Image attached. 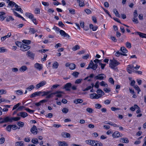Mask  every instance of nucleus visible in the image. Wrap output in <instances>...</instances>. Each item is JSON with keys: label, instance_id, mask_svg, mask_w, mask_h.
Masks as SVG:
<instances>
[{"label": "nucleus", "instance_id": "nucleus-16", "mask_svg": "<svg viewBox=\"0 0 146 146\" xmlns=\"http://www.w3.org/2000/svg\"><path fill=\"white\" fill-rule=\"evenodd\" d=\"M135 34L139 35L140 37L142 38H146V34L139 32H135Z\"/></svg>", "mask_w": 146, "mask_h": 146}, {"label": "nucleus", "instance_id": "nucleus-15", "mask_svg": "<svg viewBox=\"0 0 146 146\" xmlns=\"http://www.w3.org/2000/svg\"><path fill=\"white\" fill-rule=\"evenodd\" d=\"M51 92V91H40V92L41 93L40 94V96H46L50 94Z\"/></svg>", "mask_w": 146, "mask_h": 146}, {"label": "nucleus", "instance_id": "nucleus-57", "mask_svg": "<svg viewBox=\"0 0 146 146\" xmlns=\"http://www.w3.org/2000/svg\"><path fill=\"white\" fill-rule=\"evenodd\" d=\"M62 111L63 113H66L68 111V109L67 108H64L62 110Z\"/></svg>", "mask_w": 146, "mask_h": 146}, {"label": "nucleus", "instance_id": "nucleus-33", "mask_svg": "<svg viewBox=\"0 0 146 146\" xmlns=\"http://www.w3.org/2000/svg\"><path fill=\"white\" fill-rule=\"evenodd\" d=\"M80 48V46L78 45H76L72 48V50L74 51H75Z\"/></svg>", "mask_w": 146, "mask_h": 146}, {"label": "nucleus", "instance_id": "nucleus-44", "mask_svg": "<svg viewBox=\"0 0 146 146\" xmlns=\"http://www.w3.org/2000/svg\"><path fill=\"white\" fill-rule=\"evenodd\" d=\"M32 142L34 144H37L38 143V139L36 138H34L32 140Z\"/></svg>", "mask_w": 146, "mask_h": 146}, {"label": "nucleus", "instance_id": "nucleus-49", "mask_svg": "<svg viewBox=\"0 0 146 146\" xmlns=\"http://www.w3.org/2000/svg\"><path fill=\"white\" fill-rule=\"evenodd\" d=\"M75 67V65L73 63L70 64L69 68L71 70L74 69Z\"/></svg>", "mask_w": 146, "mask_h": 146}, {"label": "nucleus", "instance_id": "nucleus-37", "mask_svg": "<svg viewBox=\"0 0 146 146\" xmlns=\"http://www.w3.org/2000/svg\"><path fill=\"white\" fill-rule=\"evenodd\" d=\"M22 42L27 44H30L31 43V41L30 40H23L22 41Z\"/></svg>", "mask_w": 146, "mask_h": 146}, {"label": "nucleus", "instance_id": "nucleus-43", "mask_svg": "<svg viewBox=\"0 0 146 146\" xmlns=\"http://www.w3.org/2000/svg\"><path fill=\"white\" fill-rule=\"evenodd\" d=\"M79 73L78 72H73L72 74L73 76L75 78H77Z\"/></svg>", "mask_w": 146, "mask_h": 146}, {"label": "nucleus", "instance_id": "nucleus-50", "mask_svg": "<svg viewBox=\"0 0 146 146\" xmlns=\"http://www.w3.org/2000/svg\"><path fill=\"white\" fill-rule=\"evenodd\" d=\"M25 110L29 113H33L34 111V110H31L28 108H26Z\"/></svg>", "mask_w": 146, "mask_h": 146}, {"label": "nucleus", "instance_id": "nucleus-10", "mask_svg": "<svg viewBox=\"0 0 146 146\" xmlns=\"http://www.w3.org/2000/svg\"><path fill=\"white\" fill-rule=\"evenodd\" d=\"M72 84L70 83H68L64 85V88L67 91H70V88L71 87Z\"/></svg>", "mask_w": 146, "mask_h": 146}, {"label": "nucleus", "instance_id": "nucleus-23", "mask_svg": "<svg viewBox=\"0 0 146 146\" xmlns=\"http://www.w3.org/2000/svg\"><path fill=\"white\" fill-rule=\"evenodd\" d=\"M120 141L123 143H127L129 141L127 138H126L122 137L120 139Z\"/></svg>", "mask_w": 146, "mask_h": 146}, {"label": "nucleus", "instance_id": "nucleus-11", "mask_svg": "<svg viewBox=\"0 0 146 146\" xmlns=\"http://www.w3.org/2000/svg\"><path fill=\"white\" fill-rule=\"evenodd\" d=\"M46 83V81L44 80L42 81L37 84L36 86L37 89H38L40 87H42L45 85Z\"/></svg>", "mask_w": 146, "mask_h": 146}, {"label": "nucleus", "instance_id": "nucleus-30", "mask_svg": "<svg viewBox=\"0 0 146 146\" xmlns=\"http://www.w3.org/2000/svg\"><path fill=\"white\" fill-rule=\"evenodd\" d=\"M115 55L117 56H119L120 55H122L123 56H126L127 55L126 54H123L121 52H119V51L115 53Z\"/></svg>", "mask_w": 146, "mask_h": 146}, {"label": "nucleus", "instance_id": "nucleus-58", "mask_svg": "<svg viewBox=\"0 0 146 146\" xmlns=\"http://www.w3.org/2000/svg\"><path fill=\"white\" fill-rule=\"evenodd\" d=\"M138 16L137 11L135 10L133 13V17L135 18H137Z\"/></svg>", "mask_w": 146, "mask_h": 146}, {"label": "nucleus", "instance_id": "nucleus-64", "mask_svg": "<svg viewBox=\"0 0 146 146\" xmlns=\"http://www.w3.org/2000/svg\"><path fill=\"white\" fill-rule=\"evenodd\" d=\"M84 11L88 14H90L92 13L91 11L89 9H86L84 10Z\"/></svg>", "mask_w": 146, "mask_h": 146}, {"label": "nucleus", "instance_id": "nucleus-7", "mask_svg": "<svg viewBox=\"0 0 146 146\" xmlns=\"http://www.w3.org/2000/svg\"><path fill=\"white\" fill-rule=\"evenodd\" d=\"M35 54L30 50L28 51L26 53V55L29 58L33 60L34 59Z\"/></svg>", "mask_w": 146, "mask_h": 146}, {"label": "nucleus", "instance_id": "nucleus-40", "mask_svg": "<svg viewBox=\"0 0 146 146\" xmlns=\"http://www.w3.org/2000/svg\"><path fill=\"white\" fill-rule=\"evenodd\" d=\"M16 45L19 47H20V48L22 46V45H23V43L19 41H16L15 42Z\"/></svg>", "mask_w": 146, "mask_h": 146}, {"label": "nucleus", "instance_id": "nucleus-6", "mask_svg": "<svg viewBox=\"0 0 146 146\" xmlns=\"http://www.w3.org/2000/svg\"><path fill=\"white\" fill-rule=\"evenodd\" d=\"M106 77V75L104 74H98L94 77V79L95 80H103Z\"/></svg>", "mask_w": 146, "mask_h": 146}, {"label": "nucleus", "instance_id": "nucleus-28", "mask_svg": "<svg viewBox=\"0 0 146 146\" xmlns=\"http://www.w3.org/2000/svg\"><path fill=\"white\" fill-rule=\"evenodd\" d=\"M58 144L60 146H67V144L65 141H59Z\"/></svg>", "mask_w": 146, "mask_h": 146}, {"label": "nucleus", "instance_id": "nucleus-24", "mask_svg": "<svg viewBox=\"0 0 146 146\" xmlns=\"http://www.w3.org/2000/svg\"><path fill=\"white\" fill-rule=\"evenodd\" d=\"M62 136L65 138L67 137V138H70V134L68 133H67L66 132H63L61 133Z\"/></svg>", "mask_w": 146, "mask_h": 146}, {"label": "nucleus", "instance_id": "nucleus-29", "mask_svg": "<svg viewBox=\"0 0 146 146\" xmlns=\"http://www.w3.org/2000/svg\"><path fill=\"white\" fill-rule=\"evenodd\" d=\"M25 15L29 18L31 19H33L34 17L33 15L31 13H25Z\"/></svg>", "mask_w": 146, "mask_h": 146}, {"label": "nucleus", "instance_id": "nucleus-51", "mask_svg": "<svg viewBox=\"0 0 146 146\" xmlns=\"http://www.w3.org/2000/svg\"><path fill=\"white\" fill-rule=\"evenodd\" d=\"M11 10H12L13 11L14 14L15 15V16H16L17 17H19V16H21V15H20L19 14H18L17 12H16L14 11V9H11Z\"/></svg>", "mask_w": 146, "mask_h": 146}, {"label": "nucleus", "instance_id": "nucleus-2", "mask_svg": "<svg viewBox=\"0 0 146 146\" xmlns=\"http://www.w3.org/2000/svg\"><path fill=\"white\" fill-rule=\"evenodd\" d=\"M98 65L97 64H94L93 61L91 60L88 66L86 68V69H89L91 68L93 69V70H96L98 67Z\"/></svg>", "mask_w": 146, "mask_h": 146}, {"label": "nucleus", "instance_id": "nucleus-36", "mask_svg": "<svg viewBox=\"0 0 146 146\" xmlns=\"http://www.w3.org/2000/svg\"><path fill=\"white\" fill-rule=\"evenodd\" d=\"M58 66V64L57 62H54L52 65V67L54 68H57Z\"/></svg>", "mask_w": 146, "mask_h": 146}, {"label": "nucleus", "instance_id": "nucleus-27", "mask_svg": "<svg viewBox=\"0 0 146 146\" xmlns=\"http://www.w3.org/2000/svg\"><path fill=\"white\" fill-rule=\"evenodd\" d=\"M27 69V68L25 66H22L19 69V70L21 72H24Z\"/></svg>", "mask_w": 146, "mask_h": 146}, {"label": "nucleus", "instance_id": "nucleus-20", "mask_svg": "<svg viewBox=\"0 0 146 146\" xmlns=\"http://www.w3.org/2000/svg\"><path fill=\"white\" fill-rule=\"evenodd\" d=\"M41 93L40 91L35 92L30 95V97L31 98H35L36 96H40V94Z\"/></svg>", "mask_w": 146, "mask_h": 146}, {"label": "nucleus", "instance_id": "nucleus-41", "mask_svg": "<svg viewBox=\"0 0 146 146\" xmlns=\"http://www.w3.org/2000/svg\"><path fill=\"white\" fill-rule=\"evenodd\" d=\"M133 87L137 91V94H139V92L141 91V90L138 86L137 85H135Z\"/></svg>", "mask_w": 146, "mask_h": 146}, {"label": "nucleus", "instance_id": "nucleus-60", "mask_svg": "<svg viewBox=\"0 0 146 146\" xmlns=\"http://www.w3.org/2000/svg\"><path fill=\"white\" fill-rule=\"evenodd\" d=\"M21 104L20 103H18L17 104L15 105L13 107L12 110H13L16 109L19 106V105Z\"/></svg>", "mask_w": 146, "mask_h": 146}, {"label": "nucleus", "instance_id": "nucleus-34", "mask_svg": "<svg viewBox=\"0 0 146 146\" xmlns=\"http://www.w3.org/2000/svg\"><path fill=\"white\" fill-rule=\"evenodd\" d=\"M100 84V86H102L107 87L108 86L107 84L105 83L104 81H102Z\"/></svg>", "mask_w": 146, "mask_h": 146}, {"label": "nucleus", "instance_id": "nucleus-53", "mask_svg": "<svg viewBox=\"0 0 146 146\" xmlns=\"http://www.w3.org/2000/svg\"><path fill=\"white\" fill-rule=\"evenodd\" d=\"M82 79H77L75 82V84H79L82 81Z\"/></svg>", "mask_w": 146, "mask_h": 146}, {"label": "nucleus", "instance_id": "nucleus-56", "mask_svg": "<svg viewBox=\"0 0 146 146\" xmlns=\"http://www.w3.org/2000/svg\"><path fill=\"white\" fill-rule=\"evenodd\" d=\"M99 64L100 65L102 69H104L105 66H106V64H102L101 62H99Z\"/></svg>", "mask_w": 146, "mask_h": 146}, {"label": "nucleus", "instance_id": "nucleus-47", "mask_svg": "<svg viewBox=\"0 0 146 146\" xmlns=\"http://www.w3.org/2000/svg\"><path fill=\"white\" fill-rule=\"evenodd\" d=\"M7 51V50L4 47H0V53H3Z\"/></svg>", "mask_w": 146, "mask_h": 146}, {"label": "nucleus", "instance_id": "nucleus-48", "mask_svg": "<svg viewBox=\"0 0 146 146\" xmlns=\"http://www.w3.org/2000/svg\"><path fill=\"white\" fill-rule=\"evenodd\" d=\"M15 92L17 95H21L23 94L22 91L20 90H16L15 91Z\"/></svg>", "mask_w": 146, "mask_h": 146}, {"label": "nucleus", "instance_id": "nucleus-22", "mask_svg": "<svg viewBox=\"0 0 146 146\" xmlns=\"http://www.w3.org/2000/svg\"><path fill=\"white\" fill-rule=\"evenodd\" d=\"M5 13L3 12H0V21H3L5 17L4 16Z\"/></svg>", "mask_w": 146, "mask_h": 146}, {"label": "nucleus", "instance_id": "nucleus-55", "mask_svg": "<svg viewBox=\"0 0 146 146\" xmlns=\"http://www.w3.org/2000/svg\"><path fill=\"white\" fill-rule=\"evenodd\" d=\"M12 126V125H8L6 128V129L9 132H10L11 131V126Z\"/></svg>", "mask_w": 146, "mask_h": 146}, {"label": "nucleus", "instance_id": "nucleus-18", "mask_svg": "<svg viewBox=\"0 0 146 146\" xmlns=\"http://www.w3.org/2000/svg\"><path fill=\"white\" fill-rule=\"evenodd\" d=\"M90 98L91 99H98L100 98L98 95L95 93L90 94Z\"/></svg>", "mask_w": 146, "mask_h": 146}, {"label": "nucleus", "instance_id": "nucleus-4", "mask_svg": "<svg viewBox=\"0 0 146 146\" xmlns=\"http://www.w3.org/2000/svg\"><path fill=\"white\" fill-rule=\"evenodd\" d=\"M103 144L97 140H91L90 145L92 146H102Z\"/></svg>", "mask_w": 146, "mask_h": 146}, {"label": "nucleus", "instance_id": "nucleus-1", "mask_svg": "<svg viewBox=\"0 0 146 146\" xmlns=\"http://www.w3.org/2000/svg\"><path fill=\"white\" fill-rule=\"evenodd\" d=\"M110 63L109 64V67L111 68H113L114 66H116L120 64L119 62L114 59L113 60H110Z\"/></svg>", "mask_w": 146, "mask_h": 146}, {"label": "nucleus", "instance_id": "nucleus-38", "mask_svg": "<svg viewBox=\"0 0 146 146\" xmlns=\"http://www.w3.org/2000/svg\"><path fill=\"white\" fill-rule=\"evenodd\" d=\"M68 10L69 11L70 13L71 14L73 15H74L75 14V11L74 9L69 8L68 9Z\"/></svg>", "mask_w": 146, "mask_h": 146}, {"label": "nucleus", "instance_id": "nucleus-13", "mask_svg": "<svg viewBox=\"0 0 146 146\" xmlns=\"http://www.w3.org/2000/svg\"><path fill=\"white\" fill-rule=\"evenodd\" d=\"M96 92L98 94V96L100 98L102 97L104 94V92L100 89H98Z\"/></svg>", "mask_w": 146, "mask_h": 146}, {"label": "nucleus", "instance_id": "nucleus-3", "mask_svg": "<svg viewBox=\"0 0 146 146\" xmlns=\"http://www.w3.org/2000/svg\"><path fill=\"white\" fill-rule=\"evenodd\" d=\"M37 31L33 28H30L26 29L25 31V34H33Z\"/></svg>", "mask_w": 146, "mask_h": 146}, {"label": "nucleus", "instance_id": "nucleus-32", "mask_svg": "<svg viewBox=\"0 0 146 146\" xmlns=\"http://www.w3.org/2000/svg\"><path fill=\"white\" fill-rule=\"evenodd\" d=\"M113 12L116 17L119 18L120 17V14L116 9H113Z\"/></svg>", "mask_w": 146, "mask_h": 146}, {"label": "nucleus", "instance_id": "nucleus-54", "mask_svg": "<svg viewBox=\"0 0 146 146\" xmlns=\"http://www.w3.org/2000/svg\"><path fill=\"white\" fill-rule=\"evenodd\" d=\"M86 110L87 112L90 113H92L93 111V110L90 108H87L86 109Z\"/></svg>", "mask_w": 146, "mask_h": 146}, {"label": "nucleus", "instance_id": "nucleus-61", "mask_svg": "<svg viewBox=\"0 0 146 146\" xmlns=\"http://www.w3.org/2000/svg\"><path fill=\"white\" fill-rule=\"evenodd\" d=\"M126 46L128 48H130L131 47V44L128 42L126 43Z\"/></svg>", "mask_w": 146, "mask_h": 146}, {"label": "nucleus", "instance_id": "nucleus-21", "mask_svg": "<svg viewBox=\"0 0 146 146\" xmlns=\"http://www.w3.org/2000/svg\"><path fill=\"white\" fill-rule=\"evenodd\" d=\"M112 136L113 138H117L121 136L120 133L118 131H116L113 133Z\"/></svg>", "mask_w": 146, "mask_h": 146}, {"label": "nucleus", "instance_id": "nucleus-59", "mask_svg": "<svg viewBox=\"0 0 146 146\" xmlns=\"http://www.w3.org/2000/svg\"><path fill=\"white\" fill-rule=\"evenodd\" d=\"M95 107L97 109H100L102 107V106L100 104H97L95 105Z\"/></svg>", "mask_w": 146, "mask_h": 146}, {"label": "nucleus", "instance_id": "nucleus-63", "mask_svg": "<svg viewBox=\"0 0 146 146\" xmlns=\"http://www.w3.org/2000/svg\"><path fill=\"white\" fill-rule=\"evenodd\" d=\"M8 37L7 35H5L4 36H2L1 37V39L2 41H3L5 40Z\"/></svg>", "mask_w": 146, "mask_h": 146}, {"label": "nucleus", "instance_id": "nucleus-9", "mask_svg": "<svg viewBox=\"0 0 146 146\" xmlns=\"http://www.w3.org/2000/svg\"><path fill=\"white\" fill-rule=\"evenodd\" d=\"M30 48L31 46H30L27 45L23 44V45H22V46L21 47L20 50L23 51H25L28 50Z\"/></svg>", "mask_w": 146, "mask_h": 146}, {"label": "nucleus", "instance_id": "nucleus-8", "mask_svg": "<svg viewBox=\"0 0 146 146\" xmlns=\"http://www.w3.org/2000/svg\"><path fill=\"white\" fill-rule=\"evenodd\" d=\"M64 94L63 92L59 91H56L52 93L53 94L55 95L56 97L59 98L62 97V94Z\"/></svg>", "mask_w": 146, "mask_h": 146}, {"label": "nucleus", "instance_id": "nucleus-39", "mask_svg": "<svg viewBox=\"0 0 146 146\" xmlns=\"http://www.w3.org/2000/svg\"><path fill=\"white\" fill-rule=\"evenodd\" d=\"M9 4H8V6H9L11 7H13V6H14L15 5V3L14 2L12 1H10L8 3Z\"/></svg>", "mask_w": 146, "mask_h": 146}, {"label": "nucleus", "instance_id": "nucleus-25", "mask_svg": "<svg viewBox=\"0 0 146 146\" xmlns=\"http://www.w3.org/2000/svg\"><path fill=\"white\" fill-rule=\"evenodd\" d=\"M138 108L139 109V106L136 104H135L133 107L132 106L130 108V110L131 111H133L135 110L136 109Z\"/></svg>", "mask_w": 146, "mask_h": 146}, {"label": "nucleus", "instance_id": "nucleus-14", "mask_svg": "<svg viewBox=\"0 0 146 146\" xmlns=\"http://www.w3.org/2000/svg\"><path fill=\"white\" fill-rule=\"evenodd\" d=\"M21 119V117H10L9 120L10 122L11 123L13 121H17Z\"/></svg>", "mask_w": 146, "mask_h": 146}, {"label": "nucleus", "instance_id": "nucleus-52", "mask_svg": "<svg viewBox=\"0 0 146 146\" xmlns=\"http://www.w3.org/2000/svg\"><path fill=\"white\" fill-rule=\"evenodd\" d=\"M60 33V34L61 35V36H63L64 37L65 36V35L66 33L64 31L62 30H60L59 31Z\"/></svg>", "mask_w": 146, "mask_h": 146}, {"label": "nucleus", "instance_id": "nucleus-46", "mask_svg": "<svg viewBox=\"0 0 146 146\" xmlns=\"http://www.w3.org/2000/svg\"><path fill=\"white\" fill-rule=\"evenodd\" d=\"M17 125L21 127H23L24 125V122L21 121H19L18 122Z\"/></svg>", "mask_w": 146, "mask_h": 146}, {"label": "nucleus", "instance_id": "nucleus-17", "mask_svg": "<svg viewBox=\"0 0 146 146\" xmlns=\"http://www.w3.org/2000/svg\"><path fill=\"white\" fill-rule=\"evenodd\" d=\"M28 114L25 112H20L17 114V115L18 116H21L23 118H25L28 116Z\"/></svg>", "mask_w": 146, "mask_h": 146}, {"label": "nucleus", "instance_id": "nucleus-42", "mask_svg": "<svg viewBox=\"0 0 146 146\" xmlns=\"http://www.w3.org/2000/svg\"><path fill=\"white\" fill-rule=\"evenodd\" d=\"M35 88V86L33 85H31L26 88L27 90H29V91H31Z\"/></svg>", "mask_w": 146, "mask_h": 146}, {"label": "nucleus", "instance_id": "nucleus-26", "mask_svg": "<svg viewBox=\"0 0 146 146\" xmlns=\"http://www.w3.org/2000/svg\"><path fill=\"white\" fill-rule=\"evenodd\" d=\"M83 101L81 99H78L74 100V103L77 104L78 103H81L83 102Z\"/></svg>", "mask_w": 146, "mask_h": 146}, {"label": "nucleus", "instance_id": "nucleus-12", "mask_svg": "<svg viewBox=\"0 0 146 146\" xmlns=\"http://www.w3.org/2000/svg\"><path fill=\"white\" fill-rule=\"evenodd\" d=\"M37 129L36 128V126L33 125L31 129V131L32 133L34 134H36L37 133Z\"/></svg>", "mask_w": 146, "mask_h": 146}, {"label": "nucleus", "instance_id": "nucleus-62", "mask_svg": "<svg viewBox=\"0 0 146 146\" xmlns=\"http://www.w3.org/2000/svg\"><path fill=\"white\" fill-rule=\"evenodd\" d=\"M109 81L111 83V84H114V81L111 77L109 79Z\"/></svg>", "mask_w": 146, "mask_h": 146}, {"label": "nucleus", "instance_id": "nucleus-19", "mask_svg": "<svg viewBox=\"0 0 146 146\" xmlns=\"http://www.w3.org/2000/svg\"><path fill=\"white\" fill-rule=\"evenodd\" d=\"M34 66L35 68H36L37 69H38L39 70H40L42 68V64L38 63H35L34 64Z\"/></svg>", "mask_w": 146, "mask_h": 146}, {"label": "nucleus", "instance_id": "nucleus-45", "mask_svg": "<svg viewBox=\"0 0 146 146\" xmlns=\"http://www.w3.org/2000/svg\"><path fill=\"white\" fill-rule=\"evenodd\" d=\"M15 145L16 146H23L24 145L22 141H20L16 142Z\"/></svg>", "mask_w": 146, "mask_h": 146}, {"label": "nucleus", "instance_id": "nucleus-31", "mask_svg": "<svg viewBox=\"0 0 146 146\" xmlns=\"http://www.w3.org/2000/svg\"><path fill=\"white\" fill-rule=\"evenodd\" d=\"M121 51L122 52L123 54H126L128 52V51L126 48L124 47H122L121 48Z\"/></svg>", "mask_w": 146, "mask_h": 146}, {"label": "nucleus", "instance_id": "nucleus-35", "mask_svg": "<svg viewBox=\"0 0 146 146\" xmlns=\"http://www.w3.org/2000/svg\"><path fill=\"white\" fill-rule=\"evenodd\" d=\"M78 2L79 3V5L80 7H83L85 5V4L84 1H82L80 0H77Z\"/></svg>", "mask_w": 146, "mask_h": 146}, {"label": "nucleus", "instance_id": "nucleus-5", "mask_svg": "<svg viewBox=\"0 0 146 146\" xmlns=\"http://www.w3.org/2000/svg\"><path fill=\"white\" fill-rule=\"evenodd\" d=\"M8 122H10L9 116H5L3 117H1L0 118V124L6 123Z\"/></svg>", "mask_w": 146, "mask_h": 146}]
</instances>
